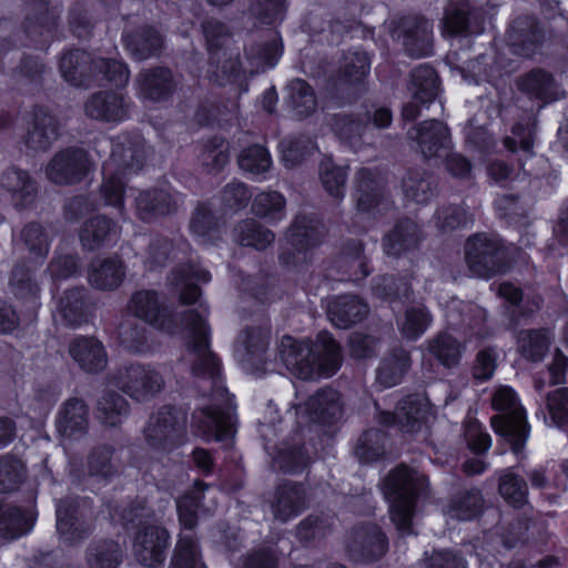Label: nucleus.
Here are the masks:
<instances>
[{
  "label": "nucleus",
  "mask_w": 568,
  "mask_h": 568,
  "mask_svg": "<svg viewBox=\"0 0 568 568\" xmlns=\"http://www.w3.org/2000/svg\"><path fill=\"white\" fill-rule=\"evenodd\" d=\"M1 186L17 200V204H24L34 191L33 182L24 171L8 170L1 178Z\"/></svg>",
  "instance_id": "obj_52"
},
{
  "label": "nucleus",
  "mask_w": 568,
  "mask_h": 568,
  "mask_svg": "<svg viewBox=\"0 0 568 568\" xmlns=\"http://www.w3.org/2000/svg\"><path fill=\"white\" fill-rule=\"evenodd\" d=\"M388 549L385 534L375 525L356 529L348 545L349 557L355 561L372 562L382 558Z\"/></svg>",
  "instance_id": "obj_18"
},
{
  "label": "nucleus",
  "mask_w": 568,
  "mask_h": 568,
  "mask_svg": "<svg viewBox=\"0 0 568 568\" xmlns=\"http://www.w3.org/2000/svg\"><path fill=\"white\" fill-rule=\"evenodd\" d=\"M124 276V265L116 258H106L98 264H93L89 272L91 285L102 291H111L119 287Z\"/></svg>",
  "instance_id": "obj_36"
},
{
  "label": "nucleus",
  "mask_w": 568,
  "mask_h": 568,
  "mask_svg": "<svg viewBox=\"0 0 568 568\" xmlns=\"http://www.w3.org/2000/svg\"><path fill=\"white\" fill-rule=\"evenodd\" d=\"M119 237V226L105 216H95L88 220L80 233L81 243L88 250L113 245Z\"/></svg>",
  "instance_id": "obj_30"
},
{
  "label": "nucleus",
  "mask_w": 568,
  "mask_h": 568,
  "mask_svg": "<svg viewBox=\"0 0 568 568\" xmlns=\"http://www.w3.org/2000/svg\"><path fill=\"white\" fill-rule=\"evenodd\" d=\"M55 425L59 434L65 439H79L89 428V409L83 400L71 398L61 406Z\"/></svg>",
  "instance_id": "obj_21"
},
{
  "label": "nucleus",
  "mask_w": 568,
  "mask_h": 568,
  "mask_svg": "<svg viewBox=\"0 0 568 568\" xmlns=\"http://www.w3.org/2000/svg\"><path fill=\"white\" fill-rule=\"evenodd\" d=\"M432 317L424 306L407 308L404 320L399 323L403 335L409 339H417L430 325Z\"/></svg>",
  "instance_id": "obj_56"
},
{
  "label": "nucleus",
  "mask_w": 568,
  "mask_h": 568,
  "mask_svg": "<svg viewBox=\"0 0 568 568\" xmlns=\"http://www.w3.org/2000/svg\"><path fill=\"white\" fill-rule=\"evenodd\" d=\"M31 526L20 508L0 505V535L8 540L27 534Z\"/></svg>",
  "instance_id": "obj_51"
},
{
  "label": "nucleus",
  "mask_w": 568,
  "mask_h": 568,
  "mask_svg": "<svg viewBox=\"0 0 568 568\" xmlns=\"http://www.w3.org/2000/svg\"><path fill=\"white\" fill-rule=\"evenodd\" d=\"M87 153L78 148H70L57 153L45 168L48 179L55 184L80 182L90 171Z\"/></svg>",
  "instance_id": "obj_13"
},
{
  "label": "nucleus",
  "mask_w": 568,
  "mask_h": 568,
  "mask_svg": "<svg viewBox=\"0 0 568 568\" xmlns=\"http://www.w3.org/2000/svg\"><path fill=\"white\" fill-rule=\"evenodd\" d=\"M179 202V194H171L165 190H151L141 192L135 200L138 216L150 221L156 215L172 212Z\"/></svg>",
  "instance_id": "obj_33"
},
{
  "label": "nucleus",
  "mask_w": 568,
  "mask_h": 568,
  "mask_svg": "<svg viewBox=\"0 0 568 568\" xmlns=\"http://www.w3.org/2000/svg\"><path fill=\"white\" fill-rule=\"evenodd\" d=\"M217 491L211 486L197 480L193 489L176 501L179 520L183 527L171 558L172 568H206L202 561L197 540L192 534L196 525V510L205 514L215 510Z\"/></svg>",
  "instance_id": "obj_3"
},
{
  "label": "nucleus",
  "mask_w": 568,
  "mask_h": 568,
  "mask_svg": "<svg viewBox=\"0 0 568 568\" xmlns=\"http://www.w3.org/2000/svg\"><path fill=\"white\" fill-rule=\"evenodd\" d=\"M286 103L297 116H307L316 109V98L311 85L302 80L294 79L286 87Z\"/></svg>",
  "instance_id": "obj_39"
},
{
  "label": "nucleus",
  "mask_w": 568,
  "mask_h": 568,
  "mask_svg": "<svg viewBox=\"0 0 568 568\" xmlns=\"http://www.w3.org/2000/svg\"><path fill=\"white\" fill-rule=\"evenodd\" d=\"M429 406L418 395H410L399 402L395 413L382 412L379 422L386 426L397 425L404 433L417 432L427 420Z\"/></svg>",
  "instance_id": "obj_16"
},
{
  "label": "nucleus",
  "mask_w": 568,
  "mask_h": 568,
  "mask_svg": "<svg viewBox=\"0 0 568 568\" xmlns=\"http://www.w3.org/2000/svg\"><path fill=\"white\" fill-rule=\"evenodd\" d=\"M519 89L531 98L554 101L558 98V88L548 72L536 69L524 75L518 82Z\"/></svg>",
  "instance_id": "obj_35"
},
{
  "label": "nucleus",
  "mask_w": 568,
  "mask_h": 568,
  "mask_svg": "<svg viewBox=\"0 0 568 568\" xmlns=\"http://www.w3.org/2000/svg\"><path fill=\"white\" fill-rule=\"evenodd\" d=\"M393 38H403V44L410 55L424 57L432 51V23L419 17H407L400 20L399 27L393 30Z\"/></svg>",
  "instance_id": "obj_17"
},
{
  "label": "nucleus",
  "mask_w": 568,
  "mask_h": 568,
  "mask_svg": "<svg viewBox=\"0 0 568 568\" xmlns=\"http://www.w3.org/2000/svg\"><path fill=\"white\" fill-rule=\"evenodd\" d=\"M491 405L500 415L491 417L495 432L505 437L513 452L518 455L523 450L529 434L526 412L520 405L517 394L509 386H498L493 395Z\"/></svg>",
  "instance_id": "obj_7"
},
{
  "label": "nucleus",
  "mask_w": 568,
  "mask_h": 568,
  "mask_svg": "<svg viewBox=\"0 0 568 568\" xmlns=\"http://www.w3.org/2000/svg\"><path fill=\"white\" fill-rule=\"evenodd\" d=\"M465 258L473 275L490 277L504 272L507 252L499 237L475 234L466 242Z\"/></svg>",
  "instance_id": "obj_10"
},
{
  "label": "nucleus",
  "mask_w": 568,
  "mask_h": 568,
  "mask_svg": "<svg viewBox=\"0 0 568 568\" xmlns=\"http://www.w3.org/2000/svg\"><path fill=\"white\" fill-rule=\"evenodd\" d=\"M278 354L287 371L305 381L331 377L342 361L339 345L327 332H320L313 345L283 336Z\"/></svg>",
  "instance_id": "obj_2"
},
{
  "label": "nucleus",
  "mask_w": 568,
  "mask_h": 568,
  "mask_svg": "<svg viewBox=\"0 0 568 568\" xmlns=\"http://www.w3.org/2000/svg\"><path fill=\"white\" fill-rule=\"evenodd\" d=\"M498 480L499 494L507 504L520 508L527 503L528 487L524 478L507 468L500 473Z\"/></svg>",
  "instance_id": "obj_46"
},
{
  "label": "nucleus",
  "mask_w": 568,
  "mask_h": 568,
  "mask_svg": "<svg viewBox=\"0 0 568 568\" xmlns=\"http://www.w3.org/2000/svg\"><path fill=\"white\" fill-rule=\"evenodd\" d=\"M355 196L357 210L362 213L376 216L392 207V202L384 193V180L367 169H362L357 173Z\"/></svg>",
  "instance_id": "obj_15"
},
{
  "label": "nucleus",
  "mask_w": 568,
  "mask_h": 568,
  "mask_svg": "<svg viewBox=\"0 0 568 568\" xmlns=\"http://www.w3.org/2000/svg\"><path fill=\"white\" fill-rule=\"evenodd\" d=\"M419 241L418 226L410 220L402 221L384 239V250L387 255L397 256L402 252L417 245Z\"/></svg>",
  "instance_id": "obj_38"
},
{
  "label": "nucleus",
  "mask_w": 568,
  "mask_h": 568,
  "mask_svg": "<svg viewBox=\"0 0 568 568\" xmlns=\"http://www.w3.org/2000/svg\"><path fill=\"white\" fill-rule=\"evenodd\" d=\"M306 506V493L302 485L285 483L274 491L270 507L275 519L286 523L297 517Z\"/></svg>",
  "instance_id": "obj_20"
},
{
  "label": "nucleus",
  "mask_w": 568,
  "mask_h": 568,
  "mask_svg": "<svg viewBox=\"0 0 568 568\" xmlns=\"http://www.w3.org/2000/svg\"><path fill=\"white\" fill-rule=\"evenodd\" d=\"M409 367L408 353L403 348H395L382 362L376 381L383 387H393L402 382Z\"/></svg>",
  "instance_id": "obj_37"
},
{
  "label": "nucleus",
  "mask_w": 568,
  "mask_h": 568,
  "mask_svg": "<svg viewBox=\"0 0 568 568\" xmlns=\"http://www.w3.org/2000/svg\"><path fill=\"white\" fill-rule=\"evenodd\" d=\"M143 433L150 448L172 452L187 442L186 413L176 407L163 406L150 416Z\"/></svg>",
  "instance_id": "obj_8"
},
{
  "label": "nucleus",
  "mask_w": 568,
  "mask_h": 568,
  "mask_svg": "<svg viewBox=\"0 0 568 568\" xmlns=\"http://www.w3.org/2000/svg\"><path fill=\"white\" fill-rule=\"evenodd\" d=\"M371 60L366 52L352 51L344 57L342 75L349 83L361 82L369 72Z\"/></svg>",
  "instance_id": "obj_58"
},
{
  "label": "nucleus",
  "mask_w": 568,
  "mask_h": 568,
  "mask_svg": "<svg viewBox=\"0 0 568 568\" xmlns=\"http://www.w3.org/2000/svg\"><path fill=\"white\" fill-rule=\"evenodd\" d=\"M484 508V497L477 488L456 495L444 509V514L450 519L471 520Z\"/></svg>",
  "instance_id": "obj_34"
},
{
  "label": "nucleus",
  "mask_w": 568,
  "mask_h": 568,
  "mask_svg": "<svg viewBox=\"0 0 568 568\" xmlns=\"http://www.w3.org/2000/svg\"><path fill=\"white\" fill-rule=\"evenodd\" d=\"M129 312L138 318L158 327L169 335H181L184 339L192 373L197 387L213 403L195 410L192 415V427L204 440L222 442L233 435V415L230 396L224 387L221 364L210 349L211 327L207 322L209 310L202 303L199 308H190L170 317L161 308L155 291L135 292L129 303Z\"/></svg>",
  "instance_id": "obj_1"
},
{
  "label": "nucleus",
  "mask_w": 568,
  "mask_h": 568,
  "mask_svg": "<svg viewBox=\"0 0 568 568\" xmlns=\"http://www.w3.org/2000/svg\"><path fill=\"white\" fill-rule=\"evenodd\" d=\"M58 123L55 119L43 110L33 114L28 128L24 144L33 151L47 150L58 138Z\"/></svg>",
  "instance_id": "obj_31"
},
{
  "label": "nucleus",
  "mask_w": 568,
  "mask_h": 568,
  "mask_svg": "<svg viewBox=\"0 0 568 568\" xmlns=\"http://www.w3.org/2000/svg\"><path fill=\"white\" fill-rule=\"evenodd\" d=\"M339 394L333 388H324L310 397L305 404L295 407L298 424H331L342 417Z\"/></svg>",
  "instance_id": "obj_14"
},
{
  "label": "nucleus",
  "mask_w": 568,
  "mask_h": 568,
  "mask_svg": "<svg viewBox=\"0 0 568 568\" xmlns=\"http://www.w3.org/2000/svg\"><path fill=\"white\" fill-rule=\"evenodd\" d=\"M519 353L528 361L539 362L546 355L550 341L544 329H527L518 334Z\"/></svg>",
  "instance_id": "obj_47"
},
{
  "label": "nucleus",
  "mask_w": 568,
  "mask_h": 568,
  "mask_svg": "<svg viewBox=\"0 0 568 568\" xmlns=\"http://www.w3.org/2000/svg\"><path fill=\"white\" fill-rule=\"evenodd\" d=\"M286 9L285 0H251L250 11L261 23L282 21Z\"/></svg>",
  "instance_id": "obj_60"
},
{
  "label": "nucleus",
  "mask_w": 568,
  "mask_h": 568,
  "mask_svg": "<svg viewBox=\"0 0 568 568\" xmlns=\"http://www.w3.org/2000/svg\"><path fill=\"white\" fill-rule=\"evenodd\" d=\"M416 140L420 152L427 159L442 158L450 149V136L447 126L437 120L425 121L408 131Z\"/></svg>",
  "instance_id": "obj_19"
},
{
  "label": "nucleus",
  "mask_w": 568,
  "mask_h": 568,
  "mask_svg": "<svg viewBox=\"0 0 568 568\" xmlns=\"http://www.w3.org/2000/svg\"><path fill=\"white\" fill-rule=\"evenodd\" d=\"M286 241L292 252L283 253L281 260L286 265L295 266L306 260V250L318 242L317 232L306 217H297L286 233Z\"/></svg>",
  "instance_id": "obj_23"
},
{
  "label": "nucleus",
  "mask_w": 568,
  "mask_h": 568,
  "mask_svg": "<svg viewBox=\"0 0 568 568\" xmlns=\"http://www.w3.org/2000/svg\"><path fill=\"white\" fill-rule=\"evenodd\" d=\"M128 106L123 95L115 92H99L85 103V113L95 120L121 122L128 116Z\"/></svg>",
  "instance_id": "obj_24"
},
{
  "label": "nucleus",
  "mask_w": 568,
  "mask_h": 568,
  "mask_svg": "<svg viewBox=\"0 0 568 568\" xmlns=\"http://www.w3.org/2000/svg\"><path fill=\"white\" fill-rule=\"evenodd\" d=\"M97 71L116 87L125 85L130 78V71L123 62L102 58L92 60L90 54L82 50H72L60 60L61 75L75 87L85 85Z\"/></svg>",
  "instance_id": "obj_6"
},
{
  "label": "nucleus",
  "mask_w": 568,
  "mask_h": 568,
  "mask_svg": "<svg viewBox=\"0 0 568 568\" xmlns=\"http://www.w3.org/2000/svg\"><path fill=\"white\" fill-rule=\"evenodd\" d=\"M210 281V272L192 263L176 267L172 272V282L180 288V300L183 304L196 303L201 295L196 283H209Z\"/></svg>",
  "instance_id": "obj_29"
},
{
  "label": "nucleus",
  "mask_w": 568,
  "mask_h": 568,
  "mask_svg": "<svg viewBox=\"0 0 568 568\" xmlns=\"http://www.w3.org/2000/svg\"><path fill=\"white\" fill-rule=\"evenodd\" d=\"M210 52L207 79L211 82L224 85L237 77V62L226 59V53L221 51L227 37L226 27L216 20H207L202 26Z\"/></svg>",
  "instance_id": "obj_12"
},
{
  "label": "nucleus",
  "mask_w": 568,
  "mask_h": 568,
  "mask_svg": "<svg viewBox=\"0 0 568 568\" xmlns=\"http://www.w3.org/2000/svg\"><path fill=\"white\" fill-rule=\"evenodd\" d=\"M412 84L414 87V100L422 104L430 103L438 92V77L429 65H419L412 72Z\"/></svg>",
  "instance_id": "obj_44"
},
{
  "label": "nucleus",
  "mask_w": 568,
  "mask_h": 568,
  "mask_svg": "<svg viewBox=\"0 0 568 568\" xmlns=\"http://www.w3.org/2000/svg\"><path fill=\"white\" fill-rule=\"evenodd\" d=\"M368 313V306L354 295L332 298L327 305V316L338 328H347L361 322Z\"/></svg>",
  "instance_id": "obj_26"
},
{
  "label": "nucleus",
  "mask_w": 568,
  "mask_h": 568,
  "mask_svg": "<svg viewBox=\"0 0 568 568\" xmlns=\"http://www.w3.org/2000/svg\"><path fill=\"white\" fill-rule=\"evenodd\" d=\"M98 418L108 426H116L129 414L128 402L115 392H105L97 405Z\"/></svg>",
  "instance_id": "obj_43"
},
{
  "label": "nucleus",
  "mask_w": 568,
  "mask_h": 568,
  "mask_svg": "<svg viewBox=\"0 0 568 568\" xmlns=\"http://www.w3.org/2000/svg\"><path fill=\"white\" fill-rule=\"evenodd\" d=\"M121 561L122 548L113 540H99L88 548V568H118Z\"/></svg>",
  "instance_id": "obj_41"
},
{
  "label": "nucleus",
  "mask_w": 568,
  "mask_h": 568,
  "mask_svg": "<svg viewBox=\"0 0 568 568\" xmlns=\"http://www.w3.org/2000/svg\"><path fill=\"white\" fill-rule=\"evenodd\" d=\"M270 333L264 328L243 331L236 343V354L243 363L252 366L264 365L263 356L267 349Z\"/></svg>",
  "instance_id": "obj_32"
},
{
  "label": "nucleus",
  "mask_w": 568,
  "mask_h": 568,
  "mask_svg": "<svg viewBox=\"0 0 568 568\" xmlns=\"http://www.w3.org/2000/svg\"><path fill=\"white\" fill-rule=\"evenodd\" d=\"M69 353L85 372L98 373L106 367V352L102 343L93 337L74 338L70 343Z\"/></svg>",
  "instance_id": "obj_25"
},
{
  "label": "nucleus",
  "mask_w": 568,
  "mask_h": 568,
  "mask_svg": "<svg viewBox=\"0 0 568 568\" xmlns=\"http://www.w3.org/2000/svg\"><path fill=\"white\" fill-rule=\"evenodd\" d=\"M162 45V37L153 28H145L135 36L126 38V47L136 60H146L158 55Z\"/></svg>",
  "instance_id": "obj_42"
},
{
  "label": "nucleus",
  "mask_w": 568,
  "mask_h": 568,
  "mask_svg": "<svg viewBox=\"0 0 568 568\" xmlns=\"http://www.w3.org/2000/svg\"><path fill=\"white\" fill-rule=\"evenodd\" d=\"M59 310L70 325H80L85 315L84 290L73 288L67 291L60 300Z\"/></svg>",
  "instance_id": "obj_54"
},
{
  "label": "nucleus",
  "mask_w": 568,
  "mask_h": 568,
  "mask_svg": "<svg viewBox=\"0 0 568 568\" xmlns=\"http://www.w3.org/2000/svg\"><path fill=\"white\" fill-rule=\"evenodd\" d=\"M138 94L151 101L165 100L174 90L170 70L155 68L142 71L136 79Z\"/></svg>",
  "instance_id": "obj_27"
},
{
  "label": "nucleus",
  "mask_w": 568,
  "mask_h": 568,
  "mask_svg": "<svg viewBox=\"0 0 568 568\" xmlns=\"http://www.w3.org/2000/svg\"><path fill=\"white\" fill-rule=\"evenodd\" d=\"M280 146L282 160L287 168H293L314 150V143L304 136L284 140Z\"/></svg>",
  "instance_id": "obj_63"
},
{
  "label": "nucleus",
  "mask_w": 568,
  "mask_h": 568,
  "mask_svg": "<svg viewBox=\"0 0 568 568\" xmlns=\"http://www.w3.org/2000/svg\"><path fill=\"white\" fill-rule=\"evenodd\" d=\"M144 160V151L138 144L118 142L110 158L103 163V183L101 195L105 205L123 209V179L128 173L138 172Z\"/></svg>",
  "instance_id": "obj_5"
},
{
  "label": "nucleus",
  "mask_w": 568,
  "mask_h": 568,
  "mask_svg": "<svg viewBox=\"0 0 568 568\" xmlns=\"http://www.w3.org/2000/svg\"><path fill=\"white\" fill-rule=\"evenodd\" d=\"M371 122L375 128H386L392 122V113L387 108L373 105L372 110L366 112L365 122L338 115L334 120L333 130L342 140L351 141L355 136H361Z\"/></svg>",
  "instance_id": "obj_22"
},
{
  "label": "nucleus",
  "mask_w": 568,
  "mask_h": 568,
  "mask_svg": "<svg viewBox=\"0 0 568 568\" xmlns=\"http://www.w3.org/2000/svg\"><path fill=\"white\" fill-rule=\"evenodd\" d=\"M21 236L29 250L30 256L38 263L42 261L49 251V243L42 227L39 224L32 223L27 225Z\"/></svg>",
  "instance_id": "obj_62"
},
{
  "label": "nucleus",
  "mask_w": 568,
  "mask_h": 568,
  "mask_svg": "<svg viewBox=\"0 0 568 568\" xmlns=\"http://www.w3.org/2000/svg\"><path fill=\"white\" fill-rule=\"evenodd\" d=\"M321 181L325 190L334 197H342L345 191L346 172L336 166L331 159H325L320 168Z\"/></svg>",
  "instance_id": "obj_57"
},
{
  "label": "nucleus",
  "mask_w": 568,
  "mask_h": 568,
  "mask_svg": "<svg viewBox=\"0 0 568 568\" xmlns=\"http://www.w3.org/2000/svg\"><path fill=\"white\" fill-rule=\"evenodd\" d=\"M403 190L407 200L423 204L435 196L437 183L433 175L415 170L403 181Z\"/></svg>",
  "instance_id": "obj_40"
},
{
  "label": "nucleus",
  "mask_w": 568,
  "mask_h": 568,
  "mask_svg": "<svg viewBox=\"0 0 568 568\" xmlns=\"http://www.w3.org/2000/svg\"><path fill=\"white\" fill-rule=\"evenodd\" d=\"M426 476L404 465L395 468L384 481V495L389 503V515L402 534H412L415 500L426 493Z\"/></svg>",
  "instance_id": "obj_4"
},
{
  "label": "nucleus",
  "mask_w": 568,
  "mask_h": 568,
  "mask_svg": "<svg viewBox=\"0 0 568 568\" xmlns=\"http://www.w3.org/2000/svg\"><path fill=\"white\" fill-rule=\"evenodd\" d=\"M239 242L243 246H252L263 250L274 241V234L262 227L254 220H246L239 224L237 229Z\"/></svg>",
  "instance_id": "obj_53"
},
{
  "label": "nucleus",
  "mask_w": 568,
  "mask_h": 568,
  "mask_svg": "<svg viewBox=\"0 0 568 568\" xmlns=\"http://www.w3.org/2000/svg\"><path fill=\"white\" fill-rule=\"evenodd\" d=\"M240 168L252 175H262L272 165L270 153L261 145H252L243 150L239 156Z\"/></svg>",
  "instance_id": "obj_55"
},
{
  "label": "nucleus",
  "mask_w": 568,
  "mask_h": 568,
  "mask_svg": "<svg viewBox=\"0 0 568 568\" xmlns=\"http://www.w3.org/2000/svg\"><path fill=\"white\" fill-rule=\"evenodd\" d=\"M229 144L222 138H213L202 149L199 161L209 174L220 172L229 162Z\"/></svg>",
  "instance_id": "obj_49"
},
{
  "label": "nucleus",
  "mask_w": 568,
  "mask_h": 568,
  "mask_svg": "<svg viewBox=\"0 0 568 568\" xmlns=\"http://www.w3.org/2000/svg\"><path fill=\"white\" fill-rule=\"evenodd\" d=\"M114 383L119 389L138 402H146L165 386L160 371L151 364L130 363L118 369Z\"/></svg>",
  "instance_id": "obj_11"
},
{
  "label": "nucleus",
  "mask_w": 568,
  "mask_h": 568,
  "mask_svg": "<svg viewBox=\"0 0 568 568\" xmlns=\"http://www.w3.org/2000/svg\"><path fill=\"white\" fill-rule=\"evenodd\" d=\"M285 197L276 191L257 194L252 203V212L268 222H278L285 216Z\"/></svg>",
  "instance_id": "obj_48"
},
{
  "label": "nucleus",
  "mask_w": 568,
  "mask_h": 568,
  "mask_svg": "<svg viewBox=\"0 0 568 568\" xmlns=\"http://www.w3.org/2000/svg\"><path fill=\"white\" fill-rule=\"evenodd\" d=\"M119 466L115 450L109 445L94 447L88 457V468L91 476L110 478L118 473Z\"/></svg>",
  "instance_id": "obj_45"
},
{
  "label": "nucleus",
  "mask_w": 568,
  "mask_h": 568,
  "mask_svg": "<svg viewBox=\"0 0 568 568\" xmlns=\"http://www.w3.org/2000/svg\"><path fill=\"white\" fill-rule=\"evenodd\" d=\"M143 508L134 507L124 511L121 520L124 526L139 521L140 528L133 540V554L135 559L144 567L153 568L162 565L170 546L169 531L155 524L143 525L141 516Z\"/></svg>",
  "instance_id": "obj_9"
},
{
  "label": "nucleus",
  "mask_w": 568,
  "mask_h": 568,
  "mask_svg": "<svg viewBox=\"0 0 568 568\" xmlns=\"http://www.w3.org/2000/svg\"><path fill=\"white\" fill-rule=\"evenodd\" d=\"M429 352L445 366H456L463 355V345L452 335L442 333L429 342Z\"/></svg>",
  "instance_id": "obj_50"
},
{
  "label": "nucleus",
  "mask_w": 568,
  "mask_h": 568,
  "mask_svg": "<svg viewBox=\"0 0 568 568\" xmlns=\"http://www.w3.org/2000/svg\"><path fill=\"white\" fill-rule=\"evenodd\" d=\"M78 514V501L65 498L57 505V530L61 537L70 542L83 539L91 531V527L82 523Z\"/></svg>",
  "instance_id": "obj_28"
},
{
  "label": "nucleus",
  "mask_w": 568,
  "mask_h": 568,
  "mask_svg": "<svg viewBox=\"0 0 568 568\" xmlns=\"http://www.w3.org/2000/svg\"><path fill=\"white\" fill-rule=\"evenodd\" d=\"M547 408L557 427L568 426V387L558 388L547 395Z\"/></svg>",
  "instance_id": "obj_64"
},
{
  "label": "nucleus",
  "mask_w": 568,
  "mask_h": 568,
  "mask_svg": "<svg viewBox=\"0 0 568 568\" xmlns=\"http://www.w3.org/2000/svg\"><path fill=\"white\" fill-rule=\"evenodd\" d=\"M373 292L377 297L392 303L397 298L407 300L409 297V285L404 280L396 281L394 276L386 275L375 282Z\"/></svg>",
  "instance_id": "obj_61"
},
{
  "label": "nucleus",
  "mask_w": 568,
  "mask_h": 568,
  "mask_svg": "<svg viewBox=\"0 0 568 568\" xmlns=\"http://www.w3.org/2000/svg\"><path fill=\"white\" fill-rule=\"evenodd\" d=\"M24 476L21 460L11 457H0V493H8L18 488Z\"/></svg>",
  "instance_id": "obj_59"
}]
</instances>
